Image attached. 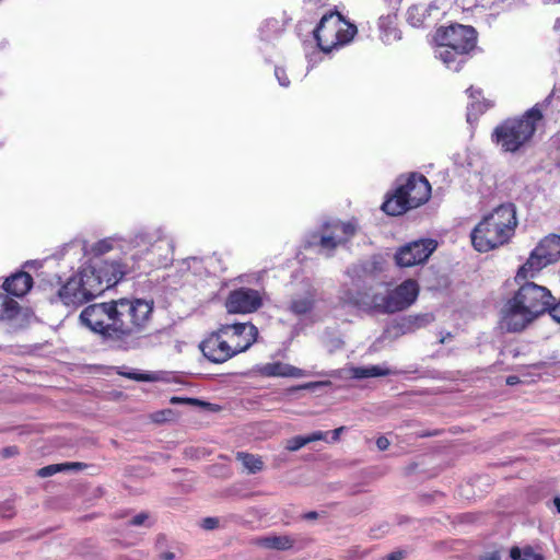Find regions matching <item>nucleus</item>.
Wrapping results in <instances>:
<instances>
[{
  "mask_svg": "<svg viewBox=\"0 0 560 560\" xmlns=\"http://www.w3.org/2000/svg\"><path fill=\"white\" fill-rule=\"evenodd\" d=\"M153 302L143 299H118L86 306L80 314L82 325L116 347L129 350L140 345L149 329Z\"/></svg>",
  "mask_w": 560,
  "mask_h": 560,
  "instance_id": "obj_1",
  "label": "nucleus"
},
{
  "mask_svg": "<svg viewBox=\"0 0 560 560\" xmlns=\"http://www.w3.org/2000/svg\"><path fill=\"white\" fill-rule=\"evenodd\" d=\"M118 250L124 257L138 261L148 259L151 266L166 267L173 261L174 241L163 229H148L137 232L130 240L121 237H106L93 244L90 253L102 256Z\"/></svg>",
  "mask_w": 560,
  "mask_h": 560,
  "instance_id": "obj_2",
  "label": "nucleus"
},
{
  "mask_svg": "<svg viewBox=\"0 0 560 560\" xmlns=\"http://www.w3.org/2000/svg\"><path fill=\"white\" fill-rule=\"evenodd\" d=\"M553 300L551 292L546 287L525 281L505 302L502 308V327L510 332L524 330L547 312Z\"/></svg>",
  "mask_w": 560,
  "mask_h": 560,
  "instance_id": "obj_3",
  "label": "nucleus"
},
{
  "mask_svg": "<svg viewBox=\"0 0 560 560\" xmlns=\"http://www.w3.org/2000/svg\"><path fill=\"white\" fill-rule=\"evenodd\" d=\"M517 225L513 205H501L483 219L471 231V244L480 253H487L506 244L515 233Z\"/></svg>",
  "mask_w": 560,
  "mask_h": 560,
  "instance_id": "obj_4",
  "label": "nucleus"
},
{
  "mask_svg": "<svg viewBox=\"0 0 560 560\" xmlns=\"http://www.w3.org/2000/svg\"><path fill=\"white\" fill-rule=\"evenodd\" d=\"M434 42L435 57L446 68L457 72L476 47L477 32L472 26L463 24L441 26L435 32Z\"/></svg>",
  "mask_w": 560,
  "mask_h": 560,
  "instance_id": "obj_5",
  "label": "nucleus"
},
{
  "mask_svg": "<svg viewBox=\"0 0 560 560\" xmlns=\"http://www.w3.org/2000/svg\"><path fill=\"white\" fill-rule=\"evenodd\" d=\"M431 195L429 180L417 173L400 176L395 182V188L386 195L382 210L389 215H401L408 210L425 203Z\"/></svg>",
  "mask_w": 560,
  "mask_h": 560,
  "instance_id": "obj_6",
  "label": "nucleus"
},
{
  "mask_svg": "<svg viewBox=\"0 0 560 560\" xmlns=\"http://www.w3.org/2000/svg\"><path fill=\"white\" fill-rule=\"evenodd\" d=\"M542 104H536L518 118L506 119L497 126L492 139L504 152L514 153L528 142L542 119Z\"/></svg>",
  "mask_w": 560,
  "mask_h": 560,
  "instance_id": "obj_7",
  "label": "nucleus"
},
{
  "mask_svg": "<svg viewBox=\"0 0 560 560\" xmlns=\"http://www.w3.org/2000/svg\"><path fill=\"white\" fill-rule=\"evenodd\" d=\"M136 262L130 260V257L114 260L101 259L83 268L90 282L100 295L105 290L116 285L126 275L133 271Z\"/></svg>",
  "mask_w": 560,
  "mask_h": 560,
  "instance_id": "obj_8",
  "label": "nucleus"
},
{
  "mask_svg": "<svg viewBox=\"0 0 560 560\" xmlns=\"http://www.w3.org/2000/svg\"><path fill=\"white\" fill-rule=\"evenodd\" d=\"M355 34V25L343 23L340 13L334 11L324 14L314 30L316 43L325 52L330 51L337 45L349 43Z\"/></svg>",
  "mask_w": 560,
  "mask_h": 560,
  "instance_id": "obj_9",
  "label": "nucleus"
},
{
  "mask_svg": "<svg viewBox=\"0 0 560 560\" xmlns=\"http://www.w3.org/2000/svg\"><path fill=\"white\" fill-rule=\"evenodd\" d=\"M419 295V285L416 280L407 279L385 294L373 296L374 306L386 314L401 312L411 306Z\"/></svg>",
  "mask_w": 560,
  "mask_h": 560,
  "instance_id": "obj_10",
  "label": "nucleus"
},
{
  "mask_svg": "<svg viewBox=\"0 0 560 560\" xmlns=\"http://www.w3.org/2000/svg\"><path fill=\"white\" fill-rule=\"evenodd\" d=\"M85 276L86 271L82 267L60 287L58 298L62 304L75 308L98 296L89 277Z\"/></svg>",
  "mask_w": 560,
  "mask_h": 560,
  "instance_id": "obj_11",
  "label": "nucleus"
},
{
  "mask_svg": "<svg viewBox=\"0 0 560 560\" xmlns=\"http://www.w3.org/2000/svg\"><path fill=\"white\" fill-rule=\"evenodd\" d=\"M438 246L432 238H422L409 242L395 253V262L400 268H409L424 264Z\"/></svg>",
  "mask_w": 560,
  "mask_h": 560,
  "instance_id": "obj_12",
  "label": "nucleus"
},
{
  "mask_svg": "<svg viewBox=\"0 0 560 560\" xmlns=\"http://www.w3.org/2000/svg\"><path fill=\"white\" fill-rule=\"evenodd\" d=\"M221 332L230 340L237 353L248 350L257 340L258 329L250 322L221 324Z\"/></svg>",
  "mask_w": 560,
  "mask_h": 560,
  "instance_id": "obj_13",
  "label": "nucleus"
},
{
  "mask_svg": "<svg viewBox=\"0 0 560 560\" xmlns=\"http://www.w3.org/2000/svg\"><path fill=\"white\" fill-rule=\"evenodd\" d=\"M325 233L318 238V243L308 241L307 245L318 244L327 254H330L339 244L346 243L357 231V225L352 222L336 221L325 225Z\"/></svg>",
  "mask_w": 560,
  "mask_h": 560,
  "instance_id": "obj_14",
  "label": "nucleus"
},
{
  "mask_svg": "<svg viewBox=\"0 0 560 560\" xmlns=\"http://www.w3.org/2000/svg\"><path fill=\"white\" fill-rule=\"evenodd\" d=\"M200 350L213 363L226 362L238 354L230 340L221 332V327L200 343Z\"/></svg>",
  "mask_w": 560,
  "mask_h": 560,
  "instance_id": "obj_15",
  "label": "nucleus"
},
{
  "mask_svg": "<svg viewBox=\"0 0 560 560\" xmlns=\"http://www.w3.org/2000/svg\"><path fill=\"white\" fill-rule=\"evenodd\" d=\"M261 306V296L257 290L240 288L230 292L225 307L230 314H247Z\"/></svg>",
  "mask_w": 560,
  "mask_h": 560,
  "instance_id": "obj_16",
  "label": "nucleus"
},
{
  "mask_svg": "<svg viewBox=\"0 0 560 560\" xmlns=\"http://www.w3.org/2000/svg\"><path fill=\"white\" fill-rule=\"evenodd\" d=\"M317 300V290L310 283L304 289L294 293L287 303L285 310L295 316L310 314Z\"/></svg>",
  "mask_w": 560,
  "mask_h": 560,
  "instance_id": "obj_17",
  "label": "nucleus"
},
{
  "mask_svg": "<svg viewBox=\"0 0 560 560\" xmlns=\"http://www.w3.org/2000/svg\"><path fill=\"white\" fill-rule=\"evenodd\" d=\"M550 262L547 261L546 256H544L537 247H535L525 264H523L515 276V280L520 282L521 280H527L529 278H535L544 268L549 266Z\"/></svg>",
  "mask_w": 560,
  "mask_h": 560,
  "instance_id": "obj_18",
  "label": "nucleus"
},
{
  "mask_svg": "<svg viewBox=\"0 0 560 560\" xmlns=\"http://www.w3.org/2000/svg\"><path fill=\"white\" fill-rule=\"evenodd\" d=\"M256 372L266 377H302L304 371L282 362H269L256 366Z\"/></svg>",
  "mask_w": 560,
  "mask_h": 560,
  "instance_id": "obj_19",
  "label": "nucleus"
},
{
  "mask_svg": "<svg viewBox=\"0 0 560 560\" xmlns=\"http://www.w3.org/2000/svg\"><path fill=\"white\" fill-rule=\"evenodd\" d=\"M32 285V277L25 271H20L7 278L3 283V289L11 295L23 296L30 291Z\"/></svg>",
  "mask_w": 560,
  "mask_h": 560,
  "instance_id": "obj_20",
  "label": "nucleus"
},
{
  "mask_svg": "<svg viewBox=\"0 0 560 560\" xmlns=\"http://www.w3.org/2000/svg\"><path fill=\"white\" fill-rule=\"evenodd\" d=\"M397 15L388 13L378 19L380 37L385 44H392L401 38V33L396 26Z\"/></svg>",
  "mask_w": 560,
  "mask_h": 560,
  "instance_id": "obj_21",
  "label": "nucleus"
},
{
  "mask_svg": "<svg viewBox=\"0 0 560 560\" xmlns=\"http://www.w3.org/2000/svg\"><path fill=\"white\" fill-rule=\"evenodd\" d=\"M434 320V316L431 313L408 315L400 319L398 327L401 334H411L416 330L423 328Z\"/></svg>",
  "mask_w": 560,
  "mask_h": 560,
  "instance_id": "obj_22",
  "label": "nucleus"
},
{
  "mask_svg": "<svg viewBox=\"0 0 560 560\" xmlns=\"http://www.w3.org/2000/svg\"><path fill=\"white\" fill-rule=\"evenodd\" d=\"M537 249L546 256L547 261L551 264L560 259V235H549L539 242Z\"/></svg>",
  "mask_w": 560,
  "mask_h": 560,
  "instance_id": "obj_23",
  "label": "nucleus"
},
{
  "mask_svg": "<svg viewBox=\"0 0 560 560\" xmlns=\"http://www.w3.org/2000/svg\"><path fill=\"white\" fill-rule=\"evenodd\" d=\"M284 31V22L275 18H270L264 21L259 27V36L264 42H271L279 37Z\"/></svg>",
  "mask_w": 560,
  "mask_h": 560,
  "instance_id": "obj_24",
  "label": "nucleus"
},
{
  "mask_svg": "<svg viewBox=\"0 0 560 560\" xmlns=\"http://www.w3.org/2000/svg\"><path fill=\"white\" fill-rule=\"evenodd\" d=\"M469 98H471V103L467 106V121L472 122L478 119V117L487 109V105L482 102H479V97L481 96V91L475 89L474 86H469L466 90Z\"/></svg>",
  "mask_w": 560,
  "mask_h": 560,
  "instance_id": "obj_25",
  "label": "nucleus"
},
{
  "mask_svg": "<svg viewBox=\"0 0 560 560\" xmlns=\"http://www.w3.org/2000/svg\"><path fill=\"white\" fill-rule=\"evenodd\" d=\"M349 371L351 376L357 380L387 376L392 373L389 369L380 365L352 366Z\"/></svg>",
  "mask_w": 560,
  "mask_h": 560,
  "instance_id": "obj_26",
  "label": "nucleus"
},
{
  "mask_svg": "<svg viewBox=\"0 0 560 560\" xmlns=\"http://www.w3.org/2000/svg\"><path fill=\"white\" fill-rule=\"evenodd\" d=\"M261 545L276 550H289L294 545V539L290 536H267L260 540Z\"/></svg>",
  "mask_w": 560,
  "mask_h": 560,
  "instance_id": "obj_27",
  "label": "nucleus"
},
{
  "mask_svg": "<svg viewBox=\"0 0 560 560\" xmlns=\"http://www.w3.org/2000/svg\"><path fill=\"white\" fill-rule=\"evenodd\" d=\"M20 311L18 302L7 294H0V320L13 319Z\"/></svg>",
  "mask_w": 560,
  "mask_h": 560,
  "instance_id": "obj_28",
  "label": "nucleus"
},
{
  "mask_svg": "<svg viewBox=\"0 0 560 560\" xmlns=\"http://www.w3.org/2000/svg\"><path fill=\"white\" fill-rule=\"evenodd\" d=\"M236 458L250 474L258 472L262 469L264 463L258 456L245 452H238L236 454Z\"/></svg>",
  "mask_w": 560,
  "mask_h": 560,
  "instance_id": "obj_29",
  "label": "nucleus"
},
{
  "mask_svg": "<svg viewBox=\"0 0 560 560\" xmlns=\"http://www.w3.org/2000/svg\"><path fill=\"white\" fill-rule=\"evenodd\" d=\"M85 465L82 463H63V464H55L48 465L38 470V475L40 477H49L55 475L58 471L62 470H81Z\"/></svg>",
  "mask_w": 560,
  "mask_h": 560,
  "instance_id": "obj_30",
  "label": "nucleus"
},
{
  "mask_svg": "<svg viewBox=\"0 0 560 560\" xmlns=\"http://www.w3.org/2000/svg\"><path fill=\"white\" fill-rule=\"evenodd\" d=\"M510 557L512 560H544V556L540 552H536L532 546L523 548L512 547Z\"/></svg>",
  "mask_w": 560,
  "mask_h": 560,
  "instance_id": "obj_31",
  "label": "nucleus"
},
{
  "mask_svg": "<svg viewBox=\"0 0 560 560\" xmlns=\"http://www.w3.org/2000/svg\"><path fill=\"white\" fill-rule=\"evenodd\" d=\"M340 300L346 304H351L354 306H362L365 304L364 296L361 293H352L350 290H345L341 295Z\"/></svg>",
  "mask_w": 560,
  "mask_h": 560,
  "instance_id": "obj_32",
  "label": "nucleus"
},
{
  "mask_svg": "<svg viewBox=\"0 0 560 560\" xmlns=\"http://www.w3.org/2000/svg\"><path fill=\"white\" fill-rule=\"evenodd\" d=\"M305 435H296L289 439L285 443V448L290 452H296L303 446L307 445Z\"/></svg>",
  "mask_w": 560,
  "mask_h": 560,
  "instance_id": "obj_33",
  "label": "nucleus"
},
{
  "mask_svg": "<svg viewBox=\"0 0 560 560\" xmlns=\"http://www.w3.org/2000/svg\"><path fill=\"white\" fill-rule=\"evenodd\" d=\"M275 75L281 86L288 88L290 85V80H289L284 69L276 67Z\"/></svg>",
  "mask_w": 560,
  "mask_h": 560,
  "instance_id": "obj_34",
  "label": "nucleus"
},
{
  "mask_svg": "<svg viewBox=\"0 0 560 560\" xmlns=\"http://www.w3.org/2000/svg\"><path fill=\"white\" fill-rule=\"evenodd\" d=\"M126 376L131 380H135V381H142V382L156 381V377L153 374H148V373H128V374H126Z\"/></svg>",
  "mask_w": 560,
  "mask_h": 560,
  "instance_id": "obj_35",
  "label": "nucleus"
},
{
  "mask_svg": "<svg viewBox=\"0 0 560 560\" xmlns=\"http://www.w3.org/2000/svg\"><path fill=\"white\" fill-rule=\"evenodd\" d=\"M149 520V514L147 512H141L133 516L131 521L129 522L132 526H141L144 525L145 522Z\"/></svg>",
  "mask_w": 560,
  "mask_h": 560,
  "instance_id": "obj_36",
  "label": "nucleus"
},
{
  "mask_svg": "<svg viewBox=\"0 0 560 560\" xmlns=\"http://www.w3.org/2000/svg\"><path fill=\"white\" fill-rule=\"evenodd\" d=\"M219 526V518L206 517L202 520L201 527L207 530L214 529Z\"/></svg>",
  "mask_w": 560,
  "mask_h": 560,
  "instance_id": "obj_37",
  "label": "nucleus"
},
{
  "mask_svg": "<svg viewBox=\"0 0 560 560\" xmlns=\"http://www.w3.org/2000/svg\"><path fill=\"white\" fill-rule=\"evenodd\" d=\"M419 11V7H412L408 11V19L413 26H420L422 24V21L420 19L415 18V14H418Z\"/></svg>",
  "mask_w": 560,
  "mask_h": 560,
  "instance_id": "obj_38",
  "label": "nucleus"
},
{
  "mask_svg": "<svg viewBox=\"0 0 560 560\" xmlns=\"http://www.w3.org/2000/svg\"><path fill=\"white\" fill-rule=\"evenodd\" d=\"M327 432H322V431H315L308 435H305V439L307 440V444L308 443H312V442H316V441H322V440H326L327 438Z\"/></svg>",
  "mask_w": 560,
  "mask_h": 560,
  "instance_id": "obj_39",
  "label": "nucleus"
},
{
  "mask_svg": "<svg viewBox=\"0 0 560 560\" xmlns=\"http://www.w3.org/2000/svg\"><path fill=\"white\" fill-rule=\"evenodd\" d=\"M327 347H328L330 352H334V351L339 350V349H341L343 347V341L339 337H334V338H331L328 341Z\"/></svg>",
  "mask_w": 560,
  "mask_h": 560,
  "instance_id": "obj_40",
  "label": "nucleus"
},
{
  "mask_svg": "<svg viewBox=\"0 0 560 560\" xmlns=\"http://www.w3.org/2000/svg\"><path fill=\"white\" fill-rule=\"evenodd\" d=\"M0 513L3 517H11L13 515V506L9 501L0 503Z\"/></svg>",
  "mask_w": 560,
  "mask_h": 560,
  "instance_id": "obj_41",
  "label": "nucleus"
},
{
  "mask_svg": "<svg viewBox=\"0 0 560 560\" xmlns=\"http://www.w3.org/2000/svg\"><path fill=\"white\" fill-rule=\"evenodd\" d=\"M547 311L557 323H560V301L557 304L552 302Z\"/></svg>",
  "mask_w": 560,
  "mask_h": 560,
  "instance_id": "obj_42",
  "label": "nucleus"
},
{
  "mask_svg": "<svg viewBox=\"0 0 560 560\" xmlns=\"http://www.w3.org/2000/svg\"><path fill=\"white\" fill-rule=\"evenodd\" d=\"M390 445L389 440L386 436H380L376 440V446L380 451H385Z\"/></svg>",
  "mask_w": 560,
  "mask_h": 560,
  "instance_id": "obj_43",
  "label": "nucleus"
},
{
  "mask_svg": "<svg viewBox=\"0 0 560 560\" xmlns=\"http://www.w3.org/2000/svg\"><path fill=\"white\" fill-rule=\"evenodd\" d=\"M405 557V552L401 550H396L390 553H388L384 560H401Z\"/></svg>",
  "mask_w": 560,
  "mask_h": 560,
  "instance_id": "obj_44",
  "label": "nucleus"
},
{
  "mask_svg": "<svg viewBox=\"0 0 560 560\" xmlns=\"http://www.w3.org/2000/svg\"><path fill=\"white\" fill-rule=\"evenodd\" d=\"M172 402H178V401H185L187 404H190V405H198L200 404V401L196 398H178V397H173L171 399Z\"/></svg>",
  "mask_w": 560,
  "mask_h": 560,
  "instance_id": "obj_45",
  "label": "nucleus"
},
{
  "mask_svg": "<svg viewBox=\"0 0 560 560\" xmlns=\"http://www.w3.org/2000/svg\"><path fill=\"white\" fill-rule=\"evenodd\" d=\"M346 430H347V428H346V427H339V428H337V429L332 430V431H331V434H332V436H331V442H337V441L339 440V438H340V434H341L343 431H346Z\"/></svg>",
  "mask_w": 560,
  "mask_h": 560,
  "instance_id": "obj_46",
  "label": "nucleus"
},
{
  "mask_svg": "<svg viewBox=\"0 0 560 560\" xmlns=\"http://www.w3.org/2000/svg\"><path fill=\"white\" fill-rule=\"evenodd\" d=\"M384 2L387 3L392 10H398L401 0H384Z\"/></svg>",
  "mask_w": 560,
  "mask_h": 560,
  "instance_id": "obj_47",
  "label": "nucleus"
},
{
  "mask_svg": "<svg viewBox=\"0 0 560 560\" xmlns=\"http://www.w3.org/2000/svg\"><path fill=\"white\" fill-rule=\"evenodd\" d=\"M16 452H18L16 447H14V446L5 447L2 451L4 457L13 456L14 454H16Z\"/></svg>",
  "mask_w": 560,
  "mask_h": 560,
  "instance_id": "obj_48",
  "label": "nucleus"
},
{
  "mask_svg": "<svg viewBox=\"0 0 560 560\" xmlns=\"http://www.w3.org/2000/svg\"><path fill=\"white\" fill-rule=\"evenodd\" d=\"M518 383H520V378L516 375H510V376L506 377V384L508 385L512 386V385H516Z\"/></svg>",
  "mask_w": 560,
  "mask_h": 560,
  "instance_id": "obj_49",
  "label": "nucleus"
},
{
  "mask_svg": "<svg viewBox=\"0 0 560 560\" xmlns=\"http://www.w3.org/2000/svg\"><path fill=\"white\" fill-rule=\"evenodd\" d=\"M481 560H501V558H500L499 552L494 551V552L487 555Z\"/></svg>",
  "mask_w": 560,
  "mask_h": 560,
  "instance_id": "obj_50",
  "label": "nucleus"
},
{
  "mask_svg": "<svg viewBox=\"0 0 560 560\" xmlns=\"http://www.w3.org/2000/svg\"><path fill=\"white\" fill-rule=\"evenodd\" d=\"M317 516H318L317 512L312 511V512L305 513L303 515V518H305V520H315V518H317Z\"/></svg>",
  "mask_w": 560,
  "mask_h": 560,
  "instance_id": "obj_51",
  "label": "nucleus"
},
{
  "mask_svg": "<svg viewBox=\"0 0 560 560\" xmlns=\"http://www.w3.org/2000/svg\"><path fill=\"white\" fill-rule=\"evenodd\" d=\"M314 386H315V383H307L302 386L292 387V388H290V392H294V390L302 389V388H312Z\"/></svg>",
  "mask_w": 560,
  "mask_h": 560,
  "instance_id": "obj_52",
  "label": "nucleus"
},
{
  "mask_svg": "<svg viewBox=\"0 0 560 560\" xmlns=\"http://www.w3.org/2000/svg\"><path fill=\"white\" fill-rule=\"evenodd\" d=\"M552 504L557 513H560V497H555V499L552 500Z\"/></svg>",
  "mask_w": 560,
  "mask_h": 560,
  "instance_id": "obj_53",
  "label": "nucleus"
},
{
  "mask_svg": "<svg viewBox=\"0 0 560 560\" xmlns=\"http://www.w3.org/2000/svg\"><path fill=\"white\" fill-rule=\"evenodd\" d=\"M161 558L163 560H174L175 558V555L173 552H164Z\"/></svg>",
  "mask_w": 560,
  "mask_h": 560,
  "instance_id": "obj_54",
  "label": "nucleus"
},
{
  "mask_svg": "<svg viewBox=\"0 0 560 560\" xmlns=\"http://www.w3.org/2000/svg\"><path fill=\"white\" fill-rule=\"evenodd\" d=\"M142 260H145L147 262H149V261H148V259H145V258H142ZM140 261H141V259H140V260H138V261L135 264V266L137 265V268H140V265H138ZM148 265H149L150 267H152L150 264H148ZM154 267H155V268H158L156 266H154Z\"/></svg>",
  "mask_w": 560,
  "mask_h": 560,
  "instance_id": "obj_55",
  "label": "nucleus"
},
{
  "mask_svg": "<svg viewBox=\"0 0 560 560\" xmlns=\"http://www.w3.org/2000/svg\"><path fill=\"white\" fill-rule=\"evenodd\" d=\"M547 2H551V3H560V0H547Z\"/></svg>",
  "mask_w": 560,
  "mask_h": 560,
  "instance_id": "obj_56",
  "label": "nucleus"
},
{
  "mask_svg": "<svg viewBox=\"0 0 560 560\" xmlns=\"http://www.w3.org/2000/svg\"><path fill=\"white\" fill-rule=\"evenodd\" d=\"M440 342L444 343L445 342V338H441Z\"/></svg>",
  "mask_w": 560,
  "mask_h": 560,
  "instance_id": "obj_57",
  "label": "nucleus"
}]
</instances>
